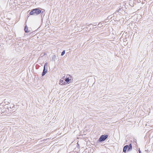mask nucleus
<instances>
[{
    "instance_id": "39448f33",
    "label": "nucleus",
    "mask_w": 153,
    "mask_h": 153,
    "mask_svg": "<svg viewBox=\"0 0 153 153\" xmlns=\"http://www.w3.org/2000/svg\"><path fill=\"white\" fill-rule=\"evenodd\" d=\"M128 145H126L123 148V152H126V150L128 148Z\"/></svg>"
},
{
    "instance_id": "7ed1b4c3",
    "label": "nucleus",
    "mask_w": 153,
    "mask_h": 153,
    "mask_svg": "<svg viewBox=\"0 0 153 153\" xmlns=\"http://www.w3.org/2000/svg\"><path fill=\"white\" fill-rule=\"evenodd\" d=\"M48 71V68H44L43 71L42 73V76H44L47 73Z\"/></svg>"
},
{
    "instance_id": "1a4fd4ad",
    "label": "nucleus",
    "mask_w": 153,
    "mask_h": 153,
    "mask_svg": "<svg viewBox=\"0 0 153 153\" xmlns=\"http://www.w3.org/2000/svg\"><path fill=\"white\" fill-rule=\"evenodd\" d=\"M91 25H94V26H96V25H97V23H94V25H92L91 24H90L89 25H87L86 26V28H88V27L89 26H90Z\"/></svg>"
},
{
    "instance_id": "9d476101",
    "label": "nucleus",
    "mask_w": 153,
    "mask_h": 153,
    "mask_svg": "<svg viewBox=\"0 0 153 153\" xmlns=\"http://www.w3.org/2000/svg\"><path fill=\"white\" fill-rule=\"evenodd\" d=\"M103 23H101V22H100L98 25V27H101L102 26H103V25H102V24Z\"/></svg>"
},
{
    "instance_id": "9b49d317",
    "label": "nucleus",
    "mask_w": 153,
    "mask_h": 153,
    "mask_svg": "<svg viewBox=\"0 0 153 153\" xmlns=\"http://www.w3.org/2000/svg\"><path fill=\"white\" fill-rule=\"evenodd\" d=\"M48 63H47V62L45 63V64L44 68L45 67V68H48Z\"/></svg>"
},
{
    "instance_id": "423d86ee",
    "label": "nucleus",
    "mask_w": 153,
    "mask_h": 153,
    "mask_svg": "<svg viewBox=\"0 0 153 153\" xmlns=\"http://www.w3.org/2000/svg\"><path fill=\"white\" fill-rule=\"evenodd\" d=\"M65 82L63 80L61 79L60 80L59 84L61 85H63L65 84Z\"/></svg>"
},
{
    "instance_id": "f257e3e1",
    "label": "nucleus",
    "mask_w": 153,
    "mask_h": 153,
    "mask_svg": "<svg viewBox=\"0 0 153 153\" xmlns=\"http://www.w3.org/2000/svg\"><path fill=\"white\" fill-rule=\"evenodd\" d=\"M43 13V11L42 12L41 10L38 8H36L32 9L30 12L29 14L30 15H37L40 13L42 14Z\"/></svg>"
},
{
    "instance_id": "4468645a",
    "label": "nucleus",
    "mask_w": 153,
    "mask_h": 153,
    "mask_svg": "<svg viewBox=\"0 0 153 153\" xmlns=\"http://www.w3.org/2000/svg\"><path fill=\"white\" fill-rule=\"evenodd\" d=\"M128 147H132L131 144V143L129 144V145H128Z\"/></svg>"
},
{
    "instance_id": "f8f14e48",
    "label": "nucleus",
    "mask_w": 153,
    "mask_h": 153,
    "mask_svg": "<svg viewBox=\"0 0 153 153\" xmlns=\"http://www.w3.org/2000/svg\"><path fill=\"white\" fill-rule=\"evenodd\" d=\"M65 53V50H64L61 53V56H63Z\"/></svg>"
},
{
    "instance_id": "6e6552de",
    "label": "nucleus",
    "mask_w": 153,
    "mask_h": 153,
    "mask_svg": "<svg viewBox=\"0 0 153 153\" xmlns=\"http://www.w3.org/2000/svg\"><path fill=\"white\" fill-rule=\"evenodd\" d=\"M14 105L12 104L8 105V109H9V108L10 109H12L13 108H14Z\"/></svg>"
},
{
    "instance_id": "ddd939ff",
    "label": "nucleus",
    "mask_w": 153,
    "mask_h": 153,
    "mask_svg": "<svg viewBox=\"0 0 153 153\" xmlns=\"http://www.w3.org/2000/svg\"><path fill=\"white\" fill-rule=\"evenodd\" d=\"M132 147H128V151H129L130 150L132 149Z\"/></svg>"
},
{
    "instance_id": "0eeeda50",
    "label": "nucleus",
    "mask_w": 153,
    "mask_h": 153,
    "mask_svg": "<svg viewBox=\"0 0 153 153\" xmlns=\"http://www.w3.org/2000/svg\"><path fill=\"white\" fill-rule=\"evenodd\" d=\"M24 30L25 33H28L30 32V30H28V27L27 25L25 26Z\"/></svg>"
},
{
    "instance_id": "2eb2a0df",
    "label": "nucleus",
    "mask_w": 153,
    "mask_h": 153,
    "mask_svg": "<svg viewBox=\"0 0 153 153\" xmlns=\"http://www.w3.org/2000/svg\"><path fill=\"white\" fill-rule=\"evenodd\" d=\"M139 153H141V151L140 150V149L138 150Z\"/></svg>"
},
{
    "instance_id": "20e7f679",
    "label": "nucleus",
    "mask_w": 153,
    "mask_h": 153,
    "mask_svg": "<svg viewBox=\"0 0 153 153\" xmlns=\"http://www.w3.org/2000/svg\"><path fill=\"white\" fill-rule=\"evenodd\" d=\"M65 80L67 83H69L70 81L71 80V78H69V77H66L65 79Z\"/></svg>"
},
{
    "instance_id": "f03ea898",
    "label": "nucleus",
    "mask_w": 153,
    "mask_h": 153,
    "mask_svg": "<svg viewBox=\"0 0 153 153\" xmlns=\"http://www.w3.org/2000/svg\"><path fill=\"white\" fill-rule=\"evenodd\" d=\"M108 136L107 134L102 135L99 138L98 141L100 142H102L105 141L108 137Z\"/></svg>"
}]
</instances>
